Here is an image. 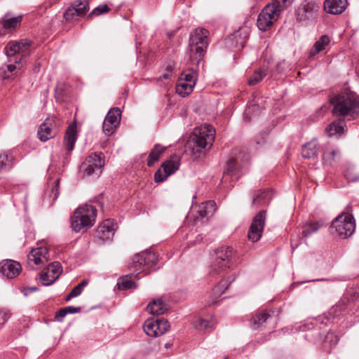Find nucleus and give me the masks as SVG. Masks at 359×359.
I'll return each instance as SVG.
<instances>
[{
	"label": "nucleus",
	"mask_w": 359,
	"mask_h": 359,
	"mask_svg": "<svg viewBox=\"0 0 359 359\" xmlns=\"http://www.w3.org/2000/svg\"><path fill=\"white\" fill-rule=\"evenodd\" d=\"M14 160L13 156L9 151L0 154V171L9 169Z\"/></svg>",
	"instance_id": "473e14b6"
},
{
	"label": "nucleus",
	"mask_w": 359,
	"mask_h": 359,
	"mask_svg": "<svg viewBox=\"0 0 359 359\" xmlns=\"http://www.w3.org/2000/svg\"><path fill=\"white\" fill-rule=\"evenodd\" d=\"M266 215V210H263L255 216L248 232V239L251 242H257L262 237L265 226Z\"/></svg>",
	"instance_id": "ddd939ff"
},
{
	"label": "nucleus",
	"mask_w": 359,
	"mask_h": 359,
	"mask_svg": "<svg viewBox=\"0 0 359 359\" xmlns=\"http://www.w3.org/2000/svg\"><path fill=\"white\" fill-rule=\"evenodd\" d=\"M169 346H170V345H169L168 344H165V347H166V348H168V347H169Z\"/></svg>",
	"instance_id": "0e129e2a"
},
{
	"label": "nucleus",
	"mask_w": 359,
	"mask_h": 359,
	"mask_svg": "<svg viewBox=\"0 0 359 359\" xmlns=\"http://www.w3.org/2000/svg\"><path fill=\"white\" fill-rule=\"evenodd\" d=\"M240 156L230 158L226 162V168L224 172V176L231 175L233 176L236 175L237 171L240 169L241 165L239 161Z\"/></svg>",
	"instance_id": "7c9ffc66"
},
{
	"label": "nucleus",
	"mask_w": 359,
	"mask_h": 359,
	"mask_svg": "<svg viewBox=\"0 0 359 359\" xmlns=\"http://www.w3.org/2000/svg\"><path fill=\"white\" fill-rule=\"evenodd\" d=\"M229 280H222L213 289V294L215 297H219L221 294H222L224 291L228 288L229 287Z\"/></svg>",
	"instance_id": "37998d69"
},
{
	"label": "nucleus",
	"mask_w": 359,
	"mask_h": 359,
	"mask_svg": "<svg viewBox=\"0 0 359 359\" xmlns=\"http://www.w3.org/2000/svg\"><path fill=\"white\" fill-rule=\"evenodd\" d=\"M24 17L25 15L23 14L14 16L11 11H8L1 18L0 22H22V21L24 20ZM25 20H29V19L26 18Z\"/></svg>",
	"instance_id": "ea45409f"
},
{
	"label": "nucleus",
	"mask_w": 359,
	"mask_h": 359,
	"mask_svg": "<svg viewBox=\"0 0 359 359\" xmlns=\"http://www.w3.org/2000/svg\"><path fill=\"white\" fill-rule=\"evenodd\" d=\"M344 310V306L341 303L337 304L334 306L330 309L329 315L332 316L333 318L339 317Z\"/></svg>",
	"instance_id": "a18cd8bd"
},
{
	"label": "nucleus",
	"mask_w": 359,
	"mask_h": 359,
	"mask_svg": "<svg viewBox=\"0 0 359 359\" xmlns=\"http://www.w3.org/2000/svg\"><path fill=\"white\" fill-rule=\"evenodd\" d=\"M96 217V209L92 205L85 204L79 206L71 217V227L75 232L91 227Z\"/></svg>",
	"instance_id": "20e7f679"
},
{
	"label": "nucleus",
	"mask_w": 359,
	"mask_h": 359,
	"mask_svg": "<svg viewBox=\"0 0 359 359\" xmlns=\"http://www.w3.org/2000/svg\"><path fill=\"white\" fill-rule=\"evenodd\" d=\"M121 111L116 107L110 109L107 113L104 120L111 121L114 124L119 125L121 121Z\"/></svg>",
	"instance_id": "58836bf2"
},
{
	"label": "nucleus",
	"mask_w": 359,
	"mask_h": 359,
	"mask_svg": "<svg viewBox=\"0 0 359 359\" xmlns=\"http://www.w3.org/2000/svg\"><path fill=\"white\" fill-rule=\"evenodd\" d=\"M252 107H249V108L246 110L245 114H249V113H250V111H251V109H252Z\"/></svg>",
	"instance_id": "e2e57ef3"
},
{
	"label": "nucleus",
	"mask_w": 359,
	"mask_h": 359,
	"mask_svg": "<svg viewBox=\"0 0 359 359\" xmlns=\"http://www.w3.org/2000/svg\"><path fill=\"white\" fill-rule=\"evenodd\" d=\"M316 322L320 324H325L327 326L331 323L330 319L327 316H319L318 319H316Z\"/></svg>",
	"instance_id": "4d7b16f0"
},
{
	"label": "nucleus",
	"mask_w": 359,
	"mask_h": 359,
	"mask_svg": "<svg viewBox=\"0 0 359 359\" xmlns=\"http://www.w3.org/2000/svg\"><path fill=\"white\" fill-rule=\"evenodd\" d=\"M233 255V251L231 247H222L216 252V259L212 266L211 275L214 276L219 273V271H224L230 267Z\"/></svg>",
	"instance_id": "1a4fd4ad"
},
{
	"label": "nucleus",
	"mask_w": 359,
	"mask_h": 359,
	"mask_svg": "<svg viewBox=\"0 0 359 359\" xmlns=\"http://www.w3.org/2000/svg\"><path fill=\"white\" fill-rule=\"evenodd\" d=\"M216 210V203L213 201H208L203 203L199 206L198 217V218L203 219L204 217H209L213 215Z\"/></svg>",
	"instance_id": "393cba45"
},
{
	"label": "nucleus",
	"mask_w": 359,
	"mask_h": 359,
	"mask_svg": "<svg viewBox=\"0 0 359 359\" xmlns=\"http://www.w3.org/2000/svg\"><path fill=\"white\" fill-rule=\"evenodd\" d=\"M216 322L215 320H208L203 318H198L194 322V326L198 330H210L213 329Z\"/></svg>",
	"instance_id": "c9c22d12"
},
{
	"label": "nucleus",
	"mask_w": 359,
	"mask_h": 359,
	"mask_svg": "<svg viewBox=\"0 0 359 359\" xmlns=\"http://www.w3.org/2000/svg\"><path fill=\"white\" fill-rule=\"evenodd\" d=\"M31 41L27 39L20 41H11L6 48L5 53L9 58V62H15L16 65H3L0 67V79L5 80L9 79L14 74V72L20 69V63L30 55Z\"/></svg>",
	"instance_id": "f257e3e1"
},
{
	"label": "nucleus",
	"mask_w": 359,
	"mask_h": 359,
	"mask_svg": "<svg viewBox=\"0 0 359 359\" xmlns=\"http://www.w3.org/2000/svg\"><path fill=\"white\" fill-rule=\"evenodd\" d=\"M330 38L327 35L322 36L318 41L314 44L313 48L311 50L310 54L311 56L320 53L325 49V47L330 43Z\"/></svg>",
	"instance_id": "f704fd0d"
},
{
	"label": "nucleus",
	"mask_w": 359,
	"mask_h": 359,
	"mask_svg": "<svg viewBox=\"0 0 359 359\" xmlns=\"http://www.w3.org/2000/svg\"><path fill=\"white\" fill-rule=\"evenodd\" d=\"M266 76V73L264 71L259 70L255 72L254 74L249 79L248 83L250 86L255 85L261 81L263 78Z\"/></svg>",
	"instance_id": "c03bdc74"
},
{
	"label": "nucleus",
	"mask_w": 359,
	"mask_h": 359,
	"mask_svg": "<svg viewBox=\"0 0 359 359\" xmlns=\"http://www.w3.org/2000/svg\"><path fill=\"white\" fill-rule=\"evenodd\" d=\"M209 32L202 27H198L191 33L187 50L189 60L193 65H199L203 61L208 45Z\"/></svg>",
	"instance_id": "7ed1b4c3"
},
{
	"label": "nucleus",
	"mask_w": 359,
	"mask_h": 359,
	"mask_svg": "<svg viewBox=\"0 0 359 359\" xmlns=\"http://www.w3.org/2000/svg\"><path fill=\"white\" fill-rule=\"evenodd\" d=\"M196 78V72L192 70H189L183 72L179 78V80H183L184 83H187L189 84L192 83L193 86H195Z\"/></svg>",
	"instance_id": "a19ab883"
},
{
	"label": "nucleus",
	"mask_w": 359,
	"mask_h": 359,
	"mask_svg": "<svg viewBox=\"0 0 359 359\" xmlns=\"http://www.w3.org/2000/svg\"><path fill=\"white\" fill-rule=\"evenodd\" d=\"M104 161L97 154H91L81 165V170L87 176L95 174L99 176L102 172L104 166Z\"/></svg>",
	"instance_id": "f8f14e48"
},
{
	"label": "nucleus",
	"mask_w": 359,
	"mask_h": 359,
	"mask_svg": "<svg viewBox=\"0 0 359 359\" xmlns=\"http://www.w3.org/2000/svg\"><path fill=\"white\" fill-rule=\"evenodd\" d=\"M67 313H76L81 311V307H75V306H67Z\"/></svg>",
	"instance_id": "bf43d9fd"
},
{
	"label": "nucleus",
	"mask_w": 359,
	"mask_h": 359,
	"mask_svg": "<svg viewBox=\"0 0 359 359\" xmlns=\"http://www.w3.org/2000/svg\"><path fill=\"white\" fill-rule=\"evenodd\" d=\"M8 318V316L6 312L0 311V328L6 323Z\"/></svg>",
	"instance_id": "6e6d98bb"
},
{
	"label": "nucleus",
	"mask_w": 359,
	"mask_h": 359,
	"mask_svg": "<svg viewBox=\"0 0 359 359\" xmlns=\"http://www.w3.org/2000/svg\"><path fill=\"white\" fill-rule=\"evenodd\" d=\"M59 185H60V179H57L55 182L54 185L52 187L51 189V194H54L53 200L57 199L60 192H59Z\"/></svg>",
	"instance_id": "864d4df0"
},
{
	"label": "nucleus",
	"mask_w": 359,
	"mask_h": 359,
	"mask_svg": "<svg viewBox=\"0 0 359 359\" xmlns=\"http://www.w3.org/2000/svg\"><path fill=\"white\" fill-rule=\"evenodd\" d=\"M158 256L151 251H144L137 254L133 259L131 269L134 272L146 273L156 266Z\"/></svg>",
	"instance_id": "6e6552de"
},
{
	"label": "nucleus",
	"mask_w": 359,
	"mask_h": 359,
	"mask_svg": "<svg viewBox=\"0 0 359 359\" xmlns=\"http://www.w3.org/2000/svg\"><path fill=\"white\" fill-rule=\"evenodd\" d=\"M167 310V307L161 299L154 300L148 304L147 311L152 315H161Z\"/></svg>",
	"instance_id": "bb28decb"
},
{
	"label": "nucleus",
	"mask_w": 359,
	"mask_h": 359,
	"mask_svg": "<svg viewBox=\"0 0 359 359\" xmlns=\"http://www.w3.org/2000/svg\"><path fill=\"white\" fill-rule=\"evenodd\" d=\"M168 321L163 318L147 319L143 325L144 332L149 337H157L165 334L169 329Z\"/></svg>",
	"instance_id": "9d476101"
},
{
	"label": "nucleus",
	"mask_w": 359,
	"mask_h": 359,
	"mask_svg": "<svg viewBox=\"0 0 359 359\" xmlns=\"http://www.w3.org/2000/svg\"><path fill=\"white\" fill-rule=\"evenodd\" d=\"M36 290H37L36 287H29L25 288L23 290V293L25 296H27V295L29 294L31 292L36 291Z\"/></svg>",
	"instance_id": "052dcab7"
},
{
	"label": "nucleus",
	"mask_w": 359,
	"mask_h": 359,
	"mask_svg": "<svg viewBox=\"0 0 359 359\" xmlns=\"http://www.w3.org/2000/svg\"><path fill=\"white\" fill-rule=\"evenodd\" d=\"M272 25L273 24H256L257 28L262 32L269 30L271 27Z\"/></svg>",
	"instance_id": "13d9d810"
},
{
	"label": "nucleus",
	"mask_w": 359,
	"mask_h": 359,
	"mask_svg": "<svg viewBox=\"0 0 359 359\" xmlns=\"http://www.w3.org/2000/svg\"><path fill=\"white\" fill-rule=\"evenodd\" d=\"M88 280H83L79 285L74 287L66 297V301H69L72 298L76 297L81 294L83 288L88 285Z\"/></svg>",
	"instance_id": "e433bc0d"
},
{
	"label": "nucleus",
	"mask_w": 359,
	"mask_h": 359,
	"mask_svg": "<svg viewBox=\"0 0 359 359\" xmlns=\"http://www.w3.org/2000/svg\"><path fill=\"white\" fill-rule=\"evenodd\" d=\"M324 225L321 220L306 222L303 226L302 234L304 237L311 236L313 233L317 232Z\"/></svg>",
	"instance_id": "cd10ccee"
},
{
	"label": "nucleus",
	"mask_w": 359,
	"mask_h": 359,
	"mask_svg": "<svg viewBox=\"0 0 359 359\" xmlns=\"http://www.w3.org/2000/svg\"><path fill=\"white\" fill-rule=\"evenodd\" d=\"M194 136L193 151L201 152L202 149L211 148L215 140V130L212 126L205 123L194 129Z\"/></svg>",
	"instance_id": "39448f33"
},
{
	"label": "nucleus",
	"mask_w": 359,
	"mask_h": 359,
	"mask_svg": "<svg viewBox=\"0 0 359 359\" xmlns=\"http://www.w3.org/2000/svg\"><path fill=\"white\" fill-rule=\"evenodd\" d=\"M194 88L192 83H184L183 80H178L176 85V93L181 97H186L189 95Z\"/></svg>",
	"instance_id": "2f4dec72"
},
{
	"label": "nucleus",
	"mask_w": 359,
	"mask_h": 359,
	"mask_svg": "<svg viewBox=\"0 0 359 359\" xmlns=\"http://www.w3.org/2000/svg\"><path fill=\"white\" fill-rule=\"evenodd\" d=\"M2 29L0 30L1 35H6L18 28L19 24H2Z\"/></svg>",
	"instance_id": "de8ad7c7"
},
{
	"label": "nucleus",
	"mask_w": 359,
	"mask_h": 359,
	"mask_svg": "<svg viewBox=\"0 0 359 359\" xmlns=\"http://www.w3.org/2000/svg\"><path fill=\"white\" fill-rule=\"evenodd\" d=\"M330 102L335 116L353 119L359 114V97L349 89H344L333 96Z\"/></svg>",
	"instance_id": "f03ea898"
},
{
	"label": "nucleus",
	"mask_w": 359,
	"mask_h": 359,
	"mask_svg": "<svg viewBox=\"0 0 359 359\" xmlns=\"http://www.w3.org/2000/svg\"><path fill=\"white\" fill-rule=\"evenodd\" d=\"M293 0H272L262 10L258 15L257 22L264 20V22H276L283 11L290 6Z\"/></svg>",
	"instance_id": "423d86ee"
},
{
	"label": "nucleus",
	"mask_w": 359,
	"mask_h": 359,
	"mask_svg": "<svg viewBox=\"0 0 359 359\" xmlns=\"http://www.w3.org/2000/svg\"><path fill=\"white\" fill-rule=\"evenodd\" d=\"M347 5V0H325L323 7L327 13L339 15L346 10Z\"/></svg>",
	"instance_id": "a211bd4d"
},
{
	"label": "nucleus",
	"mask_w": 359,
	"mask_h": 359,
	"mask_svg": "<svg viewBox=\"0 0 359 359\" xmlns=\"http://www.w3.org/2000/svg\"><path fill=\"white\" fill-rule=\"evenodd\" d=\"M116 229V224L111 219H106L97 228L96 235L100 240L110 241Z\"/></svg>",
	"instance_id": "dca6fc26"
},
{
	"label": "nucleus",
	"mask_w": 359,
	"mask_h": 359,
	"mask_svg": "<svg viewBox=\"0 0 359 359\" xmlns=\"http://www.w3.org/2000/svg\"><path fill=\"white\" fill-rule=\"evenodd\" d=\"M344 176L347 180L350 182H355L359 180V175H353L352 172L349 170L345 172Z\"/></svg>",
	"instance_id": "5fc2aeb1"
},
{
	"label": "nucleus",
	"mask_w": 359,
	"mask_h": 359,
	"mask_svg": "<svg viewBox=\"0 0 359 359\" xmlns=\"http://www.w3.org/2000/svg\"><path fill=\"white\" fill-rule=\"evenodd\" d=\"M27 257L28 260L32 261L35 264H44L49 260L48 250L45 246L32 249Z\"/></svg>",
	"instance_id": "6ab92c4d"
},
{
	"label": "nucleus",
	"mask_w": 359,
	"mask_h": 359,
	"mask_svg": "<svg viewBox=\"0 0 359 359\" xmlns=\"http://www.w3.org/2000/svg\"><path fill=\"white\" fill-rule=\"evenodd\" d=\"M318 151L317 140L313 139L303 146L302 154L306 158H312L317 156Z\"/></svg>",
	"instance_id": "a878e982"
},
{
	"label": "nucleus",
	"mask_w": 359,
	"mask_h": 359,
	"mask_svg": "<svg viewBox=\"0 0 359 359\" xmlns=\"http://www.w3.org/2000/svg\"><path fill=\"white\" fill-rule=\"evenodd\" d=\"M118 285L119 289L121 290H127L136 287L135 283L128 277L123 278L121 281L118 283Z\"/></svg>",
	"instance_id": "49530a36"
},
{
	"label": "nucleus",
	"mask_w": 359,
	"mask_h": 359,
	"mask_svg": "<svg viewBox=\"0 0 359 359\" xmlns=\"http://www.w3.org/2000/svg\"><path fill=\"white\" fill-rule=\"evenodd\" d=\"M319 6L312 2L305 1L297 11V18L300 22L313 21L316 19Z\"/></svg>",
	"instance_id": "2eb2a0df"
},
{
	"label": "nucleus",
	"mask_w": 359,
	"mask_h": 359,
	"mask_svg": "<svg viewBox=\"0 0 359 359\" xmlns=\"http://www.w3.org/2000/svg\"><path fill=\"white\" fill-rule=\"evenodd\" d=\"M67 314V309L66 307L65 308H62L61 309H60L56 313H55V318L57 321L58 322H62L63 321V319L66 316V315Z\"/></svg>",
	"instance_id": "603ef678"
},
{
	"label": "nucleus",
	"mask_w": 359,
	"mask_h": 359,
	"mask_svg": "<svg viewBox=\"0 0 359 359\" xmlns=\"http://www.w3.org/2000/svg\"><path fill=\"white\" fill-rule=\"evenodd\" d=\"M81 4L80 0H75L65 11L63 17L66 21L79 20V18L84 16L76 7Z\"/></svg>",
	"instance_id": "412c9836"
},
{
	"label": "nucleus",
	"mask_w": 359,
	"mask_h": 359,
	"mask_svg": "<svg viewBox=\"0 0 359 359\" xmlns=\"http://www.w3.org/2000/svg\"><path fill=\"white\" fill-rule=\"evenodd\" d=\"M180 157L177 155L172 156L170 159L165 161L161 168L154 175L155 181L161 182L165 180L168 177L175 172L180 167Z\"/></svg>",
	"instance_id": "9b49d317"
},
{
	"label": "nucleus",
	"mask_w": 359,
	"mask_h": 359,
	"mask_svg": "<svg viewBox=\"0 0 359 359\" xmlns=\"http://www.w3.org/2000/svg\"><path fill=\"white\" fill-rule=\"evenodd\" d=\"M55 133L52 129L51 120L46 118L39 127L38 130V136L41 141L46 142L53 137Z\"/></svg>",
	"instance_id": "4be33fe9"
},
{
	"label": "nucleus",
	"mask_w": 359,
	"mask_h": 359,
	"mask_svg": "<svg viewBox=\"0 0 359 359\" xmlns=\"http://www.w3.org/2000/svg\"><path fill=\"white\" fill-rule=\"evenodd\" d=\"M166 149V147H163L159 144H155L148 156V166H152L156 162H157L159 160L161 155L165 151Z\"/></svg>",
	"instance_id": "c85d7f7f"
},
{
	"label": "nucleus",
	"mask_w": 359,
	"mask_h": 359,
	"mask_svg": "<svg viewBox=\"0 0 359 359\" xmlns=\"http://www.w3.org/2000/svg\"><path fill=\"white\" fill-rule=\"evenodd\" d=\"M271 198V194L269 191H257L253 195L252 205L257 208L266 204Z\"/></svg>",
	"instance_id": "b1692460"
},
{
	"label": "nucleus",
	"mask_w": 359,
	"mask_h": 359,
	"mask_svg": "<svg viewBox=\"0 0 359 359\" xmlns=\"http://www.w3.org/2000/svg\"><path fill=\"white\" fill-rule=\"evenodd\" d=\"M172 75L171 70H168L166 73L163 74L162 76L159 77L158 81H160L161 79H169Z\"/></svg>",
	"instance_id": "680f3d73"
},
{
	"label": "nucleus",
	"mask_w": 359,
	"mask_h": 359,
	"mask_svg": "<svg viewBox=\"0 0 359 359\" xmlns=\"http://www.w3.org/2000/svg\"><path fill=\"white\" fill-rule=\"evenodd\" d=\"M77 140L76 124L73 123L69 126L65 136V144L67 150L71 152L74 147L75 142Z\"/></svg>",
	"instance_id": "aec40b11"
},
{
	"label": "nucleus",
	"mask_w": 359,
	"mask_h": 359,
	"mask_svg": "<svg viewBox=\"0 0 359 359\" xmlns=\"http://www.w3.org/2000/svg\"><path fill=\"white\" fill-rule=\"evenodd\" d=\"M50 197H54V194H52V195H50Z\"/></svg>",
	"instance_id": "69168bd1"
},
{
	"label": "nucleus",
	"mask_w": 359,
	"mask_h": 359,
	"mask_svg": "<svg viewBox=\"0 0 359 359\" xmlns=\"http://www.w3.org/2000/svg\"><path fill=\"white\" fill-rule=\"evenodd\" d=\"M62 272L61 264L54 262L45 267L40 273V281L43 285L48 286L55 282Z\"/></svg>",
	"instance_id": "4468645a"
},
{
	"label": "nucleus",
	"mask_w": 359,
	"mask_h": 359,
	"mask_svg": "<svg viewBox=\"0 0 359 359\" xmlns=\"http://www.w3.org/2000/svg\"><path fill=\"white\" fill-rule=\"evenodd\" d=\"M249 27L247 26L240 27L237 31L231 34L230 39L236 40V43L243 46L245 41L248 38Z\"/></svg>",
	"instance_id": "c756f323"
},
{
	"label": "nucleus",
	"mask_w": 359,
	"mask_h": 359,
	"mask_svg": "<svg viewBox=\"0 0 359 359\" xmlns=\"http://www.w3.org/2000/svg\"><path fill=\"white\" fill-rule=\"evenodd\" d=\"M345 123L343 120L339 119L331 123L326 128L329 136L340 137L345 131Z\"/></svg>",
	"instance_id": "5701e85b"
},
{
	"label": "nucleus",
	"mask_w": 359,
	"mask_h": 359,
	"mask_svg": "<svg viewBox=\"0 0 359 359\" xmlns=\"http://www.w3.org/2000/svg\"><path fill=\"white\" fill-rule=\"evenodd\" d=\"M269 315L265 312L259 313L256 316V318L254 320V325L259 326L262 323L265 322Z\"/></svg>",
	"instance_id": "8fccbe9b"
},
{
	"label": "nucleus",
	"mask_w": 359,
	"mask_h": 359,
	"mask_svg": "<svg viewBox=\"0 0 359 359\" xmlns=\"http://www.w3.org/2000/svg\"><path fill=\"white\" fill-rule=\"evenodd\" d=\"M118 126V125L114 124L113 121H108V119L104 120L103 126H102L103 133L106 135L109 136L114 133V132L115 131L116 128Z\"/></svg>",
	"instance_id": "79ce46f5"
},
{
	"label": "nucleus",
	"mask_w": 359,
	"mask_h": 359,
	"mask_svg": "<svg viewBox=\"0 0 359 359\" xmlns=\"http://www.w3.org/2000/svg\"><path fill=\"white\" fill-rule=\"evenodd\" d=\"M340 152L338 149L330 148L326 149L323 154V159L325 163L330 164L339 157Z\"/></svg>",
	"instance_id": "72a5a7b5"
},
{
	"label": "nucleus",
	"mask_w": 359,
	"mask_h": 359,
	"mask_svg": "<svg viewBox=\"0 0 359 359\" xmlns=\"http://www.w3.org/2000/svg\"><path fill=\"white\" fill-rule=\"evenodd\" d=\"M110 8L106 4L99 5L89 13L87 19L93 20V17L107 14L110 11Z\"/></svg>",
	"instance_id": "4c0bfd02"
},
{
	"label": "nucleus",
	"mask_w": 359,
	"mask_h": 359,
	"mask_svg": "<svg viewBox=\"0 0 359 359\" xmlns=\"http://www.w3.org/2000/svg\"><path fill=\"white\" fill-rule=\"evenodd\" d=\"M22 270L19 262L7 259L0 264V272L8 278H13L18 276Z\"/></svg>",
	"instance_id": "f3484780"
},
{
	"label": "nucleus",
	"mask_w": 359,
	"mask_h": 359,
	"mask_svg": "<svg viewBox=\"0 0 359 359\" xmlns=\"http://www.w3.org/2000/svg\"><path fill=\"white\" fill-rule=\"evenodd\" d=\"M330 228L341 238H347L351 236L355 231V221L351 215L343 213L332 222Z\"/></svg>",
	"instance_id": "0eeeda50"
},
{
	"label": "nucleus",
	"mask_w": 359,
	"mask_h": 359,
	"mask_svg": "<svg viewBox=\"0 0 359 359\" xmlns=\"http://www.w3.org/2000/svg\"><path fill=\"white\" fill-rule=\"evenodd\" d=\"M338 337L333 332H328L325 339V344H329L332 347L338 343Z\"/></svg>",
	"instance_id": "09e8293b"
},
{
	"label": "nucleus",
	"mask_w": 359,
	"mask_h": 359,
	"mask_svg": "<svg viewBox=\"0 0 359 359\" xmlns=\"http://www.w3.org/2000/svg\"><path fill=\"white\" fill-rule=\"evenodd\" d=\"M81 4L76 8L85 15L89 10V0H80Z\"/></svg>",
	"instance_id": "3c124183"
}]
</instances>
